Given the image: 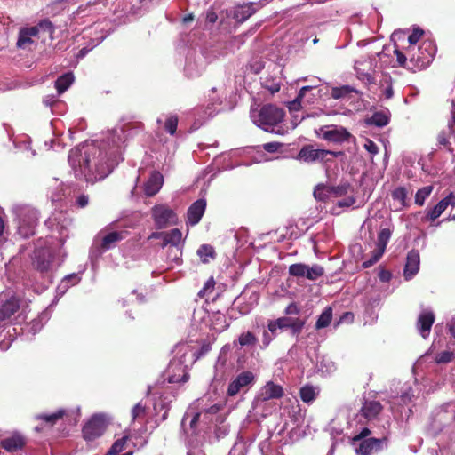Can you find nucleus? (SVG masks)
<instances>
[{
    "label": "nucleus",
    "instance_id": "1a4fd4ad",
    "mask_svg": "<svg viewBox=\"0 0 455 455\" xmlns=\"http://www.w3.org/2000/svg\"><path fill=\"white\" fill-rule=\"evenodd\" d=\"M275 321L277 323L280 331L290 330L291 334L296 337L301 333L306 324V321L304 319L292 316H282L275 319Z\"/></svg>",
    "mask_w": 455,
    "mask_h": 455
},
{
    "label": "nucleus",
    "instance_id": "39448f33",
    "mask_svg": "<svg viewBox=\"0 0 455 455\" xmlns=\"http://www.w3.org/2000/svg\"><path fill=\"white\" fill-rule=\"evenodd\" d=\"M152 217L157 228L174 225L178 220L176 213L164 204H158L152 208Z\"/></svg>",
    "mask_w": 455,
    "mask_h": 455
},
{
    "label": "nucleus",
    "instance_id": "6ab92c4d",
    "mask_svg": "<svg viewBox=\"0 0 455 455\" xmlns=\"http://www.w3.org/2000/svg\"><path fill=\"white\" fill-rule=\"evenodd\" d=\"M283 395V389L280 385H277L272 381L267 382L263 386L258 395V397L261 401H268L271 399H278Z\"/></svg>",
    "mask_w": 455,
    "mask_h": 455
},
{
    "label": "nucleus",
    "instance_id": "58836bf2",
    "mask_svg": "<svg viewBox=\"0 0 455 455\" xmlns=\"http://www.w3.org/2000/svg\"><path fill=\"white\" fill-rule=\"evenodd\" d=\"M182 246H174L168 248L167 259L169 261L180 265L181 263Z\"/></svg>",
    "mask_w": 455,
    "mask_h": 455
},
{
    "label": "nucleus",
    "instance_id": "6e6d98bb",
    "mask_svg": "<svg viewBox=\"0 0 455 455\" xmlns=\"http://www.w3.org/2000/svg\"><path fill=\"white\" fill-rule=\"evenodd\" d=\"M78 281H79L78 275L76 274H72V275H67L62 280L61 285L64 286L65 288H68L69 283H71V285H74V284L77 283Z\"/></svg>",
    "mask_w": 455,
    "mask_h": 455
},
{
    "label": "nucleus",
    "instance_id": "a211bd4d",
    "mask_svg": "<svg viewBox=\"0 0 455 455\" xmlns=\"http://www.w3.org/2000/svg\"><path fill=\"white\" fill-rule=\"evenodd\" d=\"M420 258L419 253L416 250H411L408 252L406 258V264L403 270V275L406 280L411 279L419 269Z\"/></svg>",
    "mask_w": 455,
    "mask_h": 455
},
{
    "label": "nucleus",
    "instance_id": "7c9ffc66",
    "mask_svg": "<svg viewBox=\"0 0 455 455\" xmlns=\"http://www.w3.org/2000/svg\"><path fill=\"white\" fill-rule=\"evenodd\" d=\"M74 82V76L72 73H66L60 76L55 82V87L59 94L63 93Z\"/></svg>",
    "mask_w": 455,
    "mask_h": 455
},
{
    "label": "nucleus",
    "instance_id": "b1692460",
    "mask_svg": "<svg viewBox=\"0 0 455 455\" xmlns=\"http://www.w3.org/2000/svg\"><path fill=\"white\" fill-rule=\"evenodd\" d=\"M163 176L158 172H153L145 183L144 192L148 196H155L161 188L163 185Z\"/></svg>",
    "mask_w": 455,
    "mask_h": 455
},
{
    "label": "nucleus",
    "instance_id": "473e14b6",
    "mask_svg": "<svg viewBox=\"0 0 455 455\" xmlns=\"http://www.w3.org/2000/svg\"><path fill=\"white\" fill-rule=\"evenodd\" d=\"M317 392L311 385H305L299 390V396L304 403H310L315 400Z\"/></svg>",
    "mask_w": 455,
    "mask_h": 455
},
{
    "label": "nucleus",
    "instance_id": "bb28decb",
    "mask_svg": "<svg viewBox=\"0 0 455 455\" xmlns=\"http://www.w3.org/2000/svg\"><path fill=\"white\" fill-rule=\"evenodd\" d=\"M182 233L179 228H173L169 232H164L162 247L169 245V247L182 246Z\"/></svg>",
    "mask_w": 455,
    "mask_h": 455
},
{
    "label": "nucleus",
    "instance_id": "f704fd0d",
    "mask_svg": "<svg viewBox=\"0 0 455 455\" xmlns=\"http://www.w3.org/2000/svg\"><path fill=\"white\" fill-rule=\"evenodd\" d=\"M313 88V86H303L299 92L298 96L295 98V100L291 102H290L289 109L291 111H296L301 108L303 98L306 95V92L310 91Z\"/></svg>",
    "mask_w": 455,
    "mask_h": 455
},
{
    "label": "nucleus",
    "instance_id": "9d476101",
    "mask_svg": "<svg viewBox=\"0 0 455 455\" xmlns=\"http://www.w3.org/2000/svg\"><path fill=\"white\" fill-rule=\"evenodd\" d=\"M382 409L383 407L379 402L365 400L355 418L357 419L358 422L366 423L377 418Z\"/></svg>",
    "mask_w": 455,
    "mask_h": 455
},
{
    "label": "nucleus",
    "instance_id": "412c9836",
    "mask_svg": "<svg viewBox=\"0 0 455 455\" xmlns=\"http://www.w3.org/2000/svg\"><path fill=\"white\" fill-rule=\"evenodd\" d=\"M38 28H22L19 31L18 40H17V47L20 49H28L30 45L34 43L33 38L37 36Z\"/></svg>",
    "mask_w": 455,
    "mask_h": 455
},
{
    "label": "nucleus",
    "instance_id": "680f3d73",
    "mask_svg": "<svg viewBox=\"0 0 455 455\" xmlns=\"http://www.w3.org/2000/svg\"><path fill=\"white\" fill-rule=\"evenodd\" d=\"M88 204L89 196L84 194L79 195L76 199V204L80 208H84L85 206L88 205Z\"/></svg>",
    "mask_w": 455,
    "mask_h": 455
},
{
    "label": "nucleus",
    "instance_id": "052dcab7",
    "mask_svg": "<svg viewBox=\"0 0 455 455\" xmlns=\"http://www.w3.org/2000/svg\"><path fill=\"white\" fill-rule=\"evenodd\" d=\"M299 313V309L295 303L289 304L284 309V314L286 316L297 315Z\"/></svg>",
    "mask_w": 455,
    "mask_h": 455
},
{
    "label": "nucleus",
    "instance_id": "f257e3e1",
    "mask_svg": "<svg viewBox=\"0 0 455 455\" xmlns=\"http://www.w3.org/2000/svg\"><path fill=\"white\" fill-rule=\"evenodd\" d=\"M125 141L122 128L108 132L101 146L83 145L69 152L68 163L77 180L94 183L108 176L121 157V146Z\"/></svg>",
    "mask_w": 455,
    "mask_h": 455
},
{
    "label": "nucleus",
    "instance_id": "37998d69",
    "mask_svg": "<svg viewBox=\"0 0 455 455\" xmlns=\"http://www.w3.org/2000/svg\"><path fill=\"white\" fill-rule=\"evenodd\" d=\"M352 92H356L354 88L345 85L342 87H334L331 90V97L333 99H341L351 93Z\"/></svg>",
    "mask_w": 455,
    "mask_h": 455
},
{
    "label": "nucleus",
    "instance_id": "e2e57ef3",
    "mask_svg": "<svg viewBox=\"0 0 455 455\" xmlns=\"http://www.w3.org/2000/svg\"><path fill=\"white\" fill-rule=\"evenodd\" d=\"M281 146L282 144L279 142H268L263 145V148L267 152L274 153L276 152Z\"/></svg>",
    "mask_w": 455,
    "mask_h": 455
},
{
    "label": "nucleus",
    "instance_id": "49530a36",
    "mask_svg": "<svg viewBox=\"0 0 455 455\" xmlns=\"http://www.w3.org/2000/svg\"><path fill=\"white\" fill-rule=\"evenodd\" d=\"M177 125H178V117L177 116L175 115H172L170 116L167 119H166V122L164 124V128L165 130L170 133V134H174L175 132H176V129H177Z\"/></svg>",
    "mask_w": 455,
    "mask_h": 455
},
{
    "label": "nucleus",
    "instance_id": "6e6552de",
    "mask_svg": "<svg viewBox=\"0 0 455 455\" xmlns=\"http://www.w3.org/2000/svg\"><path fill=\"white\" fill-rule=\"evenodd\" d=\"M451 205L455 206V194L451 192L446 197L438 202L434 207L427 208L426 214L422 217L423 222H434Z\"/></svg>",
    "mask_w": 455,
    "mask_h": 455
},
{
    "label": "nucleus",
    "instance_id": "ea45409f",
    "mask_svg": "<svg viewBox=\"0 0 455 455\" xmlns=\"http://www.w3.org/2000/svg\"><path fill=\"white\" fill-rule=\"evenodd\" d=\"M197 254L202 259V261L204 263H207V257L214 258L215 251L212 246L208 244H203L197 250Z\"/></svg>",
    "mask_w": 455,
    "mask_h": 455
},
{
    "label": "nucleus",
    "instance_id": "20e7f679",
    "mask_svg": "<svg viewBox=\"0 0 455 455\" xmlns=\"http://www.w3.org/2000/svg\"><path fill=\"white\" fill-rule=\"evenodd\" d=\"M319 132L324 140L333 143H343L349 141L355 137L343 126L335 124L320 127Z\"/></svg>",
    "mask_w": 455,
    "mask_h": 455
},
{
    "label": "nucleus",
    "instance_id": "4be33fe9",
    "mask_svg": "<svg viewBox=\"0 0 455 455\" xmlns=\"http://www.w3.org/2000/svg\"><path fill=\"white\" fill-rule=\"evenodd\" d=\"M0 443L7 451L13 452L21 450L25 446L26 439L20 434L15 433L9 437L2 439Z\"/></svg>",
    "mask_w": 455,
    "mask_h": 455
},
{
    "label": "nucleus",
    "instance_id": "3c124183",
    "mask_svg": "<svg viewBox=\"0 0 455 455\" xmlns=\"http://www.w3.org/2000/svg\"><path fill=\"white\" fill-rule=\"evenodd\" d=\"M423 35V30L420 28H414L412 33L408 37L409 45L418 46L417 43Z\"/></svg>",
    "mask_w": 455,
    "mask_h": 455
},
{
    "label": "nucleus",
    "instance_id": "f8f14e48",
    "mask_svg": "<svg viewBox=\"0 0 455 455\" xmlns=\"http://www.w3.org/2000/svg\"><path fill=\"white\" fill-rule=\"evenodd\" d=\"M25 212L26 215L30 217V222H27L25 218L20 220L18 232L22 237L27 238L35 234V228L38 220V212L35 209H26Z\"/></svg>",
    "mask_w": 455,
    "mask_h": 455
},
{
    "label": "nucleus",
    "instance_id": "dca6fc26",
    "mask_svg": "<svg viewBox=\"0 0 455 455\" xmlns=\"http://www.w3.org/2000/svg\"><path fill=\"white\" fill-rule=\"evenodd\" d=\"M435 322V315L432 310L423 309L417 320V328L420 335L427 339Z\"/></svg>",
    "mask_w": 455,
    "mask_h": 455
},
{
    "label": "nucleus",
    "instance_id": "a878e982",
    "mask_svg": "<svg viewBox=\"0 0 455 455\" xmlns=\"http://www.w3.org/2000/svg\"><path fill=\"white\" fill-rule=\"evenodd\" d=\"M255 12L256 9L254 8L253 4H245L236 6L234 9L233 18L238 22H243L255 13Z\"/></svg>",
    "mask_w": 455,
    "mask_h": 455
},
{
    "label": "nucleus",
    "instance_id": "ddd939ff",
    "mask_svg": "<svg viewBox=\"0 0 455 455\" xmlns=\"http://www.w3.org/2000/svg\"><path fill=\"white\" fill-rule=\"evenodd\" d=\"M254 375L251 371H243L240 373L228 386L227 394L228 396H235L243 388L252 384Z\"/></svg>",
    "mask_w": 455,
    "mask_h": 455
},
{
    "label": "nucleus",
    "instance_id": "4468645a",
    "mask_svg": "<svg viewBox=\"0 0 455 455\" xmlns=\"http://www.w3.org/2000/svg\"><path fill=\"white\" fill-rule=\"evenodd\" d=\"M52 260V254L48 248H42L34 251L33 266L40 272H46L50 269Z\"/></svg>",
    "mask_w": 455,
    "mask_h": 455
},
{
    "label": "nucleus",
    "instance_id": "a19ab883",
    "mask_svg": "<svg viewBox=\"0 0 455 455\" xmlns=\"http://www.w3.org/2000/svg\"><path fill=\"white\" fill-rule=\"evenodd\" d=\"M307 265L303 263L292 264L289 267V274L296 277H306Z\"/></svg>",
    "mask_w": 455,
    "mask_h": 455
},
{
    "label": "nucleus",
    "instance_id": "69168bd1",
    "mask_svg": "<svg viewBox=\"0 0 455 455\" xmlns=\"http://www.w3.org/2000/svg\"><path fill=\"white\" fill-rule=\"evenodd\" d=\"M26 209H30L29 207H16L15 212L17 215L19 216L20 220L26 219L27 222H30V217L26 215Z\"/></svg>",
    "mask_w": 455,
    "mask_h": 455
},
{
    "label": "nucleus",
    "instance_id": "aec40b11",
    "mask_svg": "<svg viewBox=\"0 0 455 455\" xmlns=\"http://www.w3.org/2000/svg\"><path fill=\"white\" fill-rule=\"evenodd\" d=\"M206 207L204 199H198L193 203L187 212L188 223L191 226L197 224L202 219Z\"/></svg>",
    "mask_w": 455,
    "mask_h": 455
},
{
    "label": "nucleus",
    "instance_id": "cd10ccee",
    "mask_svg": "<svg viewBox=\"0 0 455 455\" xmlns=\"http://www.w3.org/2000/svg\"><path fill=\"white\" fill-rule=\"evenodd\" d=\"M64 415L65 410L60 409L52 414H36L35 416V419L43 421V423L47 427V428H51L57 423L59 419H62Z\"/></svg>",
    "mask_w": 455,
    "mask_h": 455
},
{
    "label": "nucleus",
    "instance_id": "13d9d810",
    "mask_svg": "<svg viewBox=\"0 0 455 455\" xmlns=\"http://www.w3.org/2000/svg\"><path fill=\"white\" fill-rule=\"evenodd\" d=\"M364 148L371 153V155L375 156L379 153V148L376 145L375 142H373L371 140H366L364 143Z\"/></svg>",
    "mask_w": 455,
    "mask_h": 455
},
{
    "label": "nucleus",
    "instance_id": "f3484780",
    "mask_svg": "<svg viewBox=\"0 0 455 455\" xmlns=\"http://www.w3.org/2000/svg\"><path fill=\"white\" fill-rule=\"evenodd\" d=\"M455 134V105L452 103L451 119L448 123L445 130H443L437 137V141L440 146H443L449 152L452 153L453 148L451 146L449 139L451 135Z\"/></svg>",
    "mask_w": 455,
    "mask_h": 455
},
{
    "label": "nucleus",
    "instance_id": "c03bdc74",
    "mask_svg": "<svg viewBox=\"0 0 455 455\" xmlns=\"http://www.w3.org/2000/svg\"><path fill=\"white\" fill-rule=\"evenodd\" d=\"M392 197L394 200L399 201L402 206H406L407 190L404 187L396 188L392 192Z\"/></svg>",
    "mask_w": 455,
    "mask_h": 455
},
{
    "label": "nucleus",
    "instance_id": "c756f323",
    "mask_svg": "<svg viewBox=\"0 0 455 455\" xmlns=\"http://www.w3.org/2000/svg\"><path fill=\"white\" fill-rule=\"evenodd\" d=\"M124 232H117V231H113V232L107 234L102 238L101 247L104 250L110 249L116 243H117L124 238Z\"/></svg>",
    "mask_w": 455,
    "mask_h": 455
},
{
    "label": "nucleus",
    "instance_id": "603ef678",
    "mask_svg": "<svg viewBox=\"0 0 455 455\" xmlns=\"http://www.w3.org/2000/svg\"><path fill=\"white\" fill-rule=\"evenodd\" d=\"M371 435V430L367 427H364L362 429V431L357 434L356 435H355L352 439V444L353 445H356L358 442L362 441V440H365V439H368L369 435Z\"/></svg>",
    "mask_w": 455,
    "mask_h": 455
},
{
    "label": "nucleus",
    "instance_id": "c9c22d12",
    "mask_svg": "<svg viewBox=\"0 0 455 455\" xmlns=\"http://www.w3.org/2000/svg\"><path fill=\"white\" fill-rule=\"evenodd\" d=\"M391 231L388 228H383L380 230L378 235V251L384 252L387 247V244L390 239Z\"/></svg>",
    "mask_w": 455,
    "mask_h": 455
},
{
    "label": "nucleus",
    "instance_id": "2f4dec72",
    "mask_svg": "<svg viewBox=\"0 0 455 455\" xmlns=\"http://www.w3.org/2000/svg\"><path fill=\"white\" fill-rule=\"evenodd\" d=\"M332 319V308L331 307H326L322 314L319 315L316 323L315 329L320 330L327 327Z\"/></svg>",
    "mask_w": 455,
    "mask_h": 455
},
{
    "label": "nucleus",
    "instance_id": "f03ea898",
    "mask_svg": "<svg viewBox=\"0 0 455 455\" xmlns=\"http://www.w3.org/2000/svg\"><path fill=\"white\" fill-rule=\"evenodd\" d=\"M399 66L413 72L426 68L433 60L435 48L431 42L425 41L419 46L408 45L404 52L395 49Z\"/></svg>",
    "mask_w": 455,
    "mask_h": 455
},
{
    "label": "nucleus",
    "instance_id": "c85d7f7f",
    "mask_svg": "<svg viewBox=\"0 0 455 455\" xmlns=\"http://www.w3.org/2000/svg\"><path fill=\"white\" fill-rule=\"evenodd\" d=\"M389 122V112L378 111L375 112L370 118L367 119V124L370 125H375L377 127H383Z\"/></svg>",
    "mask_w": 455,
    "mask_h": 455
},
{
    "label": "nucleus",
    "instance_id": "7ed1b4c3",
    "mask_svg": "<svg viewBox=\"0 0 455 455\" xmlns=\"http://www.w3.org/2000/svg\"><path fill=\"white\" fill-rule=\"evenodd\" d=\"M283 109L271 104L262 107L257 118L254 116H252L253 122L265 131L281 135L285 133V129L283 127L275 129L274 127L277 126L283 120Z\"/></svg>",
    "mask_w": 455,
    "mask_h": 455
},
{
    "label": "nucleus",
    "instance_id": "4c0bfd02",
    "mask_svg": "<svg viewBox=\"0 0 455 455\" xmlns=\"http://www.w3.org/2000/svg\"><path fill=\"white\" fill-rule=\"evenodd\" d=\"M212 325L214 330L219 332H222L228 328L229 322L227 320L224 315L217 314L214 315Z\"/></svg>",
    "mask_w": 455,
    "mask_h": 455
},
{
    "label": "nucleus",
    "instance_id": "09e8293b",
    "mask_svg": "<svg viewBox=\"0 0 455 455\" xmlns=\"http://www.w3.org/2000/svg\"><path fill=\"white\" fill-rule=\"evenodd\" d=\"M145 414L146 407L141 403H138L132 410V421L143 418Z\"/></svg>",
    "mask_w": 455,
    "mask_h": 455
},
{
    "label": "nucleus",
    "instance_id": "e433bc0d",
    "mask_svg": "<svg viewBox=\"0 0 455 455\" xmlns=\"http://www.w3.org/2000/svg\"><path fill=\"white\" fill-rule=\"evenodd\" d=\"M324 275V269L320 265L315 264L312 267L307 266L306 277L308 280L315 281Z\"/></svg>",
    "mask_w": 455,
    "mask_h": 455
},
{
    "label": "nucleus",
    "instance_id": "72a5a7b5",
    "mask_svg": "<svg viewBox=\"0 0 455 455\" xmlns=\"http://www.w3.org/2000/svg\"><path fill=\"white\" fill-rule=\"evenodd\" d=\"M433 189L434 187L432 185L419 189L415 195V204L419 206H423L426 199L431 195Z\"/></svg>",
    "mask_w": 455,
    "mask_h": 455
},
{
    "label": "nucleus",
    "instance_id": "0eeeda50",
    "mask_svg": "<svg viewBox=\"0 0 455 455\" xmlns=\"http://www.w3.org/2000/svg\"><path fill=\"white\" fill-rule=\"evenodd\" d=\"M106 419L103 415H94L83 428L86 440H94L100 436L106 429Z\"/></svg>",
    "mask_w": 455,
    "mask_h": 455
},
{
    "label": "nucleus",
    "instance_id": "423d86ee",
    "mask_svg": "<svg viewBox=\"0 0 455 455\" xmlns=\"http://www.w3.org/2000/svg\"><path fill=\"white\" fill-rule=\"evenodd\" d=\"M387 438L370 437L362 440L355 446V452L360 455H372L379 452L387 447Z\"/></svg>",
    "mask_w": 455,
    "mask_h": 455
},
{
    "label": "nucleus",
    "instance_id": "0e129e2a",
    "mask_svg": "<svg viewBox=\"0 0 455 455\" xmlns=\"http://www.w3.org/2000/svg\"><path fill=\"white\" fill-rule=\"evenodd\" d=\"M267 328H268L269 331L272 333V337L275 339L276 338V336L278 335V331H280V329L278 328V325L275 323V320H269L267 322Z\"/></svg>",
    "mask_w": 455,
    "mask_h": 455
},
{
    "label": "nucleus",
    "instance_id": "bf43d9fd",
    "mask_svg": "<svg viewBox=\"0 0 455 455\" xmlns=\"http://www.w3.org/2000/svg\"><path fill=\"white\" fill-rule=\"evenodd\" d=\"M33 28H37L38 33L41 30L51 31V32L52 31V24L48 20H44L40 21L36 26H34Z\"/></svg>",
    "mask_w": 455,
    "mask_h": 455
},
{
    "label": "nucleus",
    "instance_id": "de8ad7c7",
    "mask_svg": "<svg viewBox=\"0 0 455 455\" xmlns=\"http://www.w3.org/2000/svg\"><path fill=\"white\" fill-rule=\"evenodd\" d=\"M215 286V281L212 277L207 280V282L204 283L202 290L198 291V297L204 298L207 295H209L214 289Z\"/></svg>",
    "mask_w": 455,
    "mask_h": 455
},
{
    "label": "nucleus",
    "instance_id": "5701e85b",
    "mask_svg": "<svg viewBox=\"0 0 455 455\" xmlns=\"http://www.w3.org/2000/svg\"><path fill=\"white\" fill-rule=\"evenodd\" d=\"M168 381L170 383H184L188 379V374L181 363H172L168 367Z\"/></svg>",
    "mask_w": 455,
    "mask_h": 455
},
{
    "label": "nucleus",
    "instance_id": "864d4df0",
    "mask_svg": "<svg viewBox=\"0 0 455 455\" xmlns=\"http://www.w3.org/2000/svg\"><path fill=\"white\" fill-rule=\"evenodd\" d=\"M350 188V185L348 184H342L336 187H332L331 191L335 194L336 196H341L346 195Z\"/></svg>",
    "mask_w": 455,
    "mask_h": 455
},
{
    "label": "nucleus",
    "instance_id": "774afa93",
    "mask_svg": "<svg viewBox=\"0 0 455 455\" xmlns=\"http://www.w3.org/2000/svg\"><path fill=\"white\" fill-rule=\"evenodd\" d=\"M57 101L55 96L53 95H47L44 98V104L45 106H49V107H52L55 102Z\"/></svg>",
    "mask_w": 455,
    "mask_h": 455
},
{
    "label": "nucleus",
    "instance_id": "9b49d317",
    "mask_svg": "<svg viewBox=\"0 0 455 455\" xmlns=\"http://www.w3.org/2000/svg\"><path fill=\"white\" fill-rule=\"evenodd\" d=\"M20 308L19 300L14 296L0 295V323L10 319Z\"/></svg>",
    "mask_w": 455,
    "mask_h": 455
},
{
    "label": "nucleus",
    "instance_id": "5fc2aeb1",
    "mask_svg": "<svg viewBox=\"0 0 455 455\" xmlns=\"http://www.w3.org/2000/svg\"><path fill=\"white\" fill-rule=\"evenodd\" d=\"M274 340L272 337V333L269 331L268 328L265 329L262 333V348H267L270 343Z\"/></svg>",
    "mask_w": 455,
    "mask_h": 455
},
{
    "label": "nucleus",
    "instance_id": "79ce46f5",
    "mask_svg": "<svg viewBox=\"0 0 455 455\" xmlns=\"http://www.w3.org/2000/svg\"><path fill=\"white\" fill-rule=\"evenodd\" d=\"M257 340V337L251 331L243 332L238 338V342L242 347L255 345Z\"/></svg>",
    "mask_w": 455,
    "mask_h": 455
},
{
    "label": "nucleus",
    "instance_id": "8fccbe9b",
    "mask_svg": "<svg viewBox=\"0 0 455 455\" xmlns=\"http://www.w3.org/2000/svg\"><path fill=\"white\" fill-rule=\"evenodd\" d=\"M383 253L384 252H381V251H379L378 250L375 251L373 252L372 256L369 259L365 260L363 263V268H368V267L373 266L375 263H377L379 260V259L382 257Z\"/></svg>",
    "mask_w": 455,
    "mask_h": 455
},
{
    "label": "nucleus",
    "instance_id": "a18cd8bd",
    "mask_svg": "<svg viewBox=\"0 0 455 455\" xmlns=\"http://www.w3.org/2000/svg\"><path fill=\"white\" fill-rule=\"evenodd\" d=\"M454 353L449 350L443 351L436 355L435 361L437 363H447L452 361Z\"/></svg>",
    "mask_w": 455,
    "mask_h": 455
},
{
    "label": "nucleus",
    "instance_id": "2eb2a0df",
    "mask_svg": "<svg viewBox=\"0 0 455 455\" xmlns=\"http://www.w3.org/2000/svg\"><path fill=\"white\" fill-rule=\"evenodd\" d=\"M327 153V149H315L311 145H306L299 150L297 158L306 163H314L323 161Z\"/></svg>",
    "mask_w": 455,
    "mask_h": 455
},
{
    "label": "nucleus",
    "instance_id": "393cba45",
    "mask_svg": "<svg viewBox=\"0 0 455 455\" xmlns=\"http://www.w3.org/2000/svg\"><path fill=\"white\" fill-rule=\"evenodd\" d=\"M375 59L368 58L367 60H356L355 62V69L357 74L365 76L368 80L371 78V73L374 72L376 67Z\"/></svg>",
    "mask_w": 455,
    "mask_h": 455
},
{
    "label": "nucleus",
    "instance_id": "338daca9",
    "mask_svg": "<svg viewBox=\"0 0 455 455\" xmlns=\"http://www.w3.org/2000/svg\"><path fill=\"white\" fill-rule=\"evenodd\" d=\"M379 277L382 282H388L391 278V273L387 270H381L379 273Z\"/></svg>",
    "mask_w": 455,
    "mask_h": 455
},
{
    "label": "nucleus",
    "instance_id": "4d7b16f0",
    "mask_svg": "<svg viewBox=\"0 0 455 455\" xmlns=\"http://www.w3.org/2000/svg\"><path fill=\"white\" fill-rule=\"evenodd\" d=\"M324 186L318 185L315 189L314 190V196L315 199L319 201H324L327 197L326 193L324 192Z\"/></svg>",
    "mask_w": 455,
    "mask_h": 455
}]
</instances>
